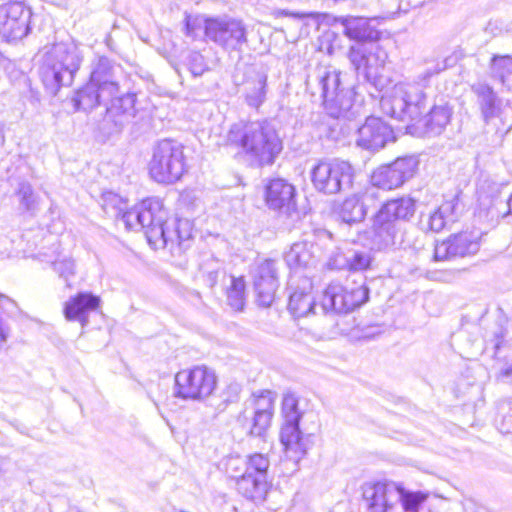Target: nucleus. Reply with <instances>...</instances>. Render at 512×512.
Instances as JSON below:
<instances>
[{
	"instance_id": "6",
	"label": "nucleus",
	"mask_w": 512,
	"mask_h": 512,
	"mask_svg": "<svg viewBox=\"0 0 512 512\" xmlns=\"http://www.w3.org/2000/svg\"><path fill=\"white\" fill-rule=\"evenodd\" d=\"M120 65L101 56L91 63L90 78L80 88L72 101L76 110L90 111L120 92L118 73Z\"/></svg>"
},
{
	"instance_id": "25",
	"label": "nucleus",
	"mask_w": 512,
	"mask_h": 512,
	"mask_svg": "<svg viewBox=\"0 0 512 512\" xmlns=\"http://www.w3.org/2000/svg\"><path fill=\"white\" fill-rule=\"evenodd\" d=\"M461 213V207L457 197L444 201L437 209L426 217L421 216V225L424 229L440 232L449 225L455 223Z\"/></svg>"
},
{
	"instance_id": "16",
	"label": "nucleus",
	"mask_w": 512,
	"mask_h": 512,
	"mask_svg": "<svg viewBox=\"0 0 512 512\" xmlns=\"http://www.w3.org/2000/svg\"><path fill=\"white\" fill-rule=\"evenodd\" d=\"M31 11L22 2L0 5V34L7 41L19 40L29 32Z\"/></svg>"
},
{
	"instance_id": "23",
	"label": "nucleus",
	"mask_w": 512,
	"mask_h": 512,
	"mask_svg": "<svg viewBox=\"0 0 512 512\" xmlns=\"http://www.w3.org/2000/svg\"><path fill=\"white\" fill-rule=\"evenodd\" d=\"M265 199L267 205L274 210L289 214L295 210V188L284 179H272L266 186Z\"/></svg>"
},
{
	"instance_id": "17",
	"label": "nucleus",
	"mask_w": 512,
	"mask_h": 512,
	"mask_svg": "<svg viewBox=\"0 0 512 512\" xmlns=\"http://www.w3.org/2000/svg\"><path fill=\"white\" fill-rule=\"evenodd\" d=\"M136 95L127 93L123 96H112L107 99L106 103L101 105L106 106V113L103 118L104 128L109 130V133H118L129 125L136 116Z\"/></svg>"
},
{
	"instance_id": "46",
	"label": "nucleus",
	"mask_w": 512,
	"mask_h": 512,
	"mask_svg": "<svg viewBox=\"0 0 512 512\" xmlns=\"http://www.w3.org/2000/svg\"><path fill=\"white\" fill-rule=\"evenodd\" d=\"M5 143L4 125L0 122V148Z\"/></svg>"
},
{
	"instance_id": "47",
	"label": "nucleus",
	"mask_w": 512,
	"mask_h": 512,
	"mask_svg": "<svg viewBox=\"0 0 512 512\" xmlns=\"http://www.w3.org/2000/svg\"><path fill=\"white\" fill-rule=\"evenodd\" d=\"M501 375L504 377L512 376V365L502 370Z\"/></svg>"
},
{
	"instance_id": "20",
	"label": "nucleus",
	"mask_w": 512,
	"mask_h": 512,
	"mask_svg": "<svg viewBox=\"0 0 512 512\" xmlns=\"http://www.w3.org/2000/svg\"><path fill=\"white\" fill-rule=\"evenodd\" d=\"M253 284L258 305L270 307L279 286L278 268L274 260L265 259L256 265L253 270Z\"/></svg>"
},
{
	"instance_id": "27",
	"label": "nucleus",
	"mask_w": 512,
	"mask_h": 512,
	"mask_svg": "<svg viewBox=\"0 0 512 512\" xmlns=\"http://www.w3.org/2000/svg\"><path fill=\"white\" fill-rule=\"evenodd\" d=\"M471 91L476 96L478 107L486 123L501 115L502 100L490 85L484 82H476L471 85Z\"/></svg>"
},
{
	"instance_id": "2",
	"label": "nucleus",
	"mask_w": 512,
	"mask_h": 512,
	"mask_svg": "<svg viewBox=\"0 0 512 512\" xmlns=\"http://www.w3.org/2000/svg\"><path fill=\"white\" fill-rule=\"evenodd\" d=\"M129 230H144L148 243L154 248H165L169 243L184 246L192 236L187 219L168 221V213L159 198H148L124 212L121 217Z\"/></svg>"
},
{
	"instance_id": "41",
	"label": "nucleus",
	"mask_w": 512,
	"mask_h": 512,
	"mask_svg": "<svg viewBox=\"0 0 512 512\" xmlns=\"http://www.w3.org/2000/svg\"><path fill=\"white\" fill-rule=\"evenodd\" d=\"M187 66L194 77L202 76L208 70V65L204 56L195 51L189 53L187 57Z\"/></svg>"
},
{
	"instance_id": "7",
	"label": "nucleus",
	"mask_w": 512,
	"mask_h": 512,
	"mask_svg": "<svg viewBox=\"0 0 512 512\" xmlns=\"http://www.w3.org/2000/svg\"><path fill=\"white\" fill-rule=\"evenodd\" d=\"M348 58L357 73H362L365 80L377 90L388 85L389 77L384 74L388 54L378 44L353 45L349 49Z\"/></svg>"
},
{
	"instance_id": "30",
	"label": "nucleus",
	"mask_w": 512,
	"mask_h": 512,
	"mask_svg": "<svg viewBox=\"0 0 512 512\" xmlns=\"http://www.w3.org/2000/svg\"><path fill=\"white\" fill-rule=\"evenodd\" d=\"M199 272L202 280L209 288H214L219 281L226 278L224 262L210 253L201 255Z\"/></svg>"
},
{
	"instance_id": "33",
	"label": "nucleus",
	"mask_w": 512,
	"mask_h": 512,
	"mask_svg": "<svg viewBox=\"0 0 512 512\" xmlns=\"http://www.w3.org/2000/svg\"><path fill=\"white\" fill-rule=\"evenodd\" d=\"M490 75L508 91H512V57L509 55L493 56L490 61Z\"/></svg>"
},
{
	"instance_id": "38",
	"label": "nucleus",
	"mask_w": 512,
	"mask_h": 512,
	"mask_svg": "<svg viewBox=\"0 0 512 512\" xmlns=\"http://www.w3.org/2000/svg\"><path fill=\"white\" fill-rule=\"evenodd\" d=\"M349 271H364L372 263V256L369 251L348 249Z\"/></svg>"
},
{
	"instance_id": "36",
	"label": "nucleus",
	"mask_w": 512,
	"mask_h": 512,
	"mask_svg": "<svg viewBox=\"0 0 512 512\" xmlns=\"http://www.w3.org/2000/svg\"><path fill=\"white\" fill-rule=\"evenodd\" d=\"M245 281L242 277L230 278V285L226 291L227 304L234 311H242L245 305Z\"/></svg>"
},
{
	"instance_id": "10",
	"label": "nucleus",
	"mask_w": 512,
	"mask_h": 512,
	"mask_svg": "<svg viewBox=\"0 0 512 512\" xmlns=\"http://www.w3.org/2000/svg\"><path fill=\"white\" fill-rule=\"evenodd\" d=\"M354 176L352 165L338 159L319 162L311 171V180L315 189L328 195L350 190Z\"/></svg>"
},
{
	"instance_id": "9",
	"label": "nucleus",
	"mask_w": 512,
	"mask_h": 512,
	"mask_svg": "<svg viewBox=\"0 0 512 512\" xmlns=\"http://www.w3.org/2000/svg\"><path fill=\"white\" fill-rule=\"evenodd\" d=\"M184 170L182 145L170 139L159 141L149 163L151 177L158 183H173L181 178Z\"/></svg>"
},
{
	"instance_id": "40",
	"label": "nucleus",
	"mask_w": 512,
	"mask_h": 512,
	"mask_svg": "<svg viewBox=\"0 0 512 512\" xmlns=\"http://www.w3.org/2000/svg\"><path fill=\"white\" fill-rule=\"evenodd\" d=\"M54 271L62 278L67 286H70L69 280L76 273L75 262L71 257H63L61 259H56L51 262Z\"/></svg>"
},
{
	"instance_id": "32",
	"label": "nucleus",
	"mask_w": 512,
	"mask_h": 512,
	"mask_svg": "<svg viewBox=\"0 0 512 512\" xmlns=\"http://www.w3.org/2000/svg\"><path fill=\"white\" fill-rule=\"evenodd\" d=\"M18 203V210L22 214L34 216L39 209L40 197L35 193L32 184L26 180H21L13 192Z\"/></svg>"
},
{
	"instance_id": "22",
	"label": "nucleus",
	"mask_w": 512,
	"mask_h": 512,
	"mask_svg": "<svg viewBox=\"0 0 512 512\" xmlns=\"http://www.w3.org/2000/svg\"><path fill=\"white\" fill-rule=\"evenodd\" d=\"M274 395L271 391L263 392L256 400L254 411L251 416L246 412L240 417L245 420L243 426L251 436L261 437L269 428L274 410Z\"/></svg>"
},
{
	"instance_id": "44",
	"label": "nucleus",
	"mask_w": 512,
	"mask_h": 512,
	"mask_svg": "<svg viewBox=\"0 0 512 512\" xmlns=\"http://www.w3.org/2000/svg\"><path fill=\"white\" fill-rule=\"evenodd\" d=\"M10 333V327L4 321V319L0 316V343H4L7 341Z\"/></svg>"
},
{
	"instance_id": "18",
	"label": "nucleus",
	"mask_w": 512,
	"mask_h": 512,
	"mask_svg": "<svg viewBox=\"0 0 512 512\" xmlns=\"http://www.w3.org/2000/svg\"><path fill=\"white\" fill-rule=\"evenodd\" d=\"M363 498L369 512H400L401 494L394 482L368 483L363 486Z\"/></svg>"
},
{
	"instance_id": "50",
	"label": "nucleus",
	"mask_w": 512,
	"mask_h": 512,
	"mask_svg": "<svg viewBox=\"0 0 512 512\" xmlns=\"http://www.w3.org/2000/svg\"><path fill=\"white\" fill-rule=\"evenodd\" d=\"M2 476V471L0 470V477Z\"/></svg>"
},
{
	"instance_id": "39",
	"label": "nucleus",
	"mask_w": 512,
	"mask_h": 512,
	"mask_svg": "<svg viewBox=\"0 0 512 512\" xmlns=\"http://www.w3.org/2000/svg\"><path fill=\"white\" fill-rule=\"evenodd\" d=\"M282 415L284 421H300L302 414L298 409V398L295 394L290 392L284 394L282 400Z\"/></svg>"
},
{
	"instance_id": "19",
	"label": "nucleus",
	"mask_w": 512,
	"mask_h": 512,
	"mask_svg": "<svg viewBox=\"0 0 512 512\" xmlns=\"http://www.w3.org/2000/svg\"><path fill=\"white\" fill-rule=\"evenodd\" d=\"M480 233L464 231L451 235L447 240L435 245V261L451 260L476 254L480 248Z\"/></svg>"
},
{
	"instance_id": "8",
	"label": "nucleus",
	"mask_w": 512,
	"mask_h": 512,
	"mask_svg": "<svg viewBox=\"0 0 512 512\" xmlns=\"http://www.w3.org/2000/svg\"><path fill=\"white\" fill-rule=\"evenodd\" d=\"M316 81L326 112L333 118L348 117L355 93L353 88L343 87L341 73L335 69L321 68Z\"/></svg>"
},
{
	"instance_id": "45",
	"label": "nucleus",
	"mask_w": 512,
	"mask_h": 512,
	"mask_svg": "<svg viewBox=\"0 0 512 512\" xmlns=\"http://www.w3.org/2000/svg\"><path fill=\"white\" fill-rule=\"evenodd\" d=\"M1 309H5V303L18 308L16 302L4 294H0Z\"/></svg>"
},
{
	"instance_id": "43",
	"label": "nucleus",
	"mask_w": 512,
	"mask_h": 512,
	"mask_svg": "<svg viewBox=\"0 0 512 512\" xmlns=\"http://www.w3.org/2000/svg\"><path fill=\"white\" fill-rule=\"evenodd\" d=\"M277 15L291 16L298 19L309 18L314 20L318 25L322 23L326 18H328V14L319 13V12H309V13H289L288 11L281 10L277 12Z\"/></svg>"
},
{
	"instance_id": "21",
	"label": "nucleus",
	"mask_w": 512,
	"mask_h": 512,
	"mask_svg": "<svg viewBox=\"0 0 512 512\" xmlns=\"http://www.w3.org/2000/svg\"><path fill=\"white\" fill-rule=\"evenodd\" d=\"M394 139L393 130L388 124L381 118L370 116L358 129L357 145L367 150L378 151Z\"/></svg>"
},
{
	"instance_id": "26",
	"label": "nucleus",
	"mask_w": 512,
	"mask_h": 512,
	"mask_svg": "<svg viewBox=\"0 0 512 512\" xmlns=\"http://www.w3.org/2000/svg\"><path fill=\"white\" fill-rule=\"evenodd\" d=\"M99 303V297L88 292H80L65 303V318L69 321H79L82 327H85L89 322V312L96 310Z\"/></svg>"
},
{
	"instance_id": "14",
	"label": "nucleus",
	"mask_w": 512,
	"mask_h": 512,
	"mask_svg": "<svg viewBox=\"0 0 512 512\" xmlns=\"http://www.w3.org/2000/svg\"><path fill=\"white\" fill-rule=\"evenodd\" d=\"M369 290L365 284L350 289L339 283H331L324 290L321 308L325 313H349L368 301Z\"/></svg>"
},
{
	"instance_id": "15",
	"label": "nucleus",
	"mask_w": 512,
	"mask_h": 512,
	"mask_svg": "<svg viewBox=\"0 0 512 512\" xmlns=\"http://www.w3.org/2000/svg\"><path fill=\"white\" fill-rule=\"evenodd\" d=\"M417 166L418 161L414 157L398 158L377 168L371 175V183L384 190L396 189L414 176Z\"/></svg>"
},
{
	"instance_id": "37",
	"label": "nucleus",
	"mask_w": 512,
	"mask_h": 512,
	"mask_svg": "<svg viewBox=\"0 0 512 512\" xmlns=\"http://www.w3.org/2000/svg\"><path fill=\"white\" fill-rule=\"evenodd\" d=\"M399 493L401 494L399 502L400 512H418L419 507L427 498V496L422 492L406 491L400 485Z\"/></svg>"
},
{
	"instance_id": "11",
	"label": "nucleus",
	"mask_w": 512,
	"mask_h": 512,
	"mask_svg": "<svg viewBox=\"0 0 512 512\" xmlns=\"http://www.w3.org/2000/svg\"><path fill=\"white\" fill-rule=\"evenodd\" d=\"M217 387L214 370L200 365L175 375V396L186 400H205Z\"/></svg>"
},
{
	"instance_id": "29",
	"label": "nucleus",
	"mask_w": 512,
	"mask_h": 512,
	"mask_svg": "<svg viewBox=\"0 0 512 512\" xmlns=\"http://www.w3.org/2000/svg\"><path fill=\"white\" fill-rule=\"evenodd\" d=\"M267 79L264 71L253 69L247 74L243 93L248 106L258 109L266 101Z\"/></svg>"
},
{
	"instance_id": "48",
	"label": "nucleus",
	"mask_w": 512,
	"mask_h": 512,
	"mask_svg": "<svg viewBox=\"0 0 512 512\" xmlns=\"http://www.w3.org/2000/svg\"><path fill=\"white\" fill-rule=\"evenodd\" d=\"M185 27H186V34L188 36H191L192 35V26H191L189 19H187Z\"/></svg>"
},
{
	"instance_id": "42",
	"label": "nucleus",
	"mask_w": 512,
	"mask_h": 512,
	"mask_svg": "<svg viewBox=\"0 0 512 512\" xmlns=\"http://www.w3.org/2000/svg\"><path fill=\"white\" fill-rule=\"evenodd\" d=\"M328 266L331 269H349V260H348V249L342 251L340 249L336 250L331 254L328 260Z\"/></svg>"
},
{
	"instance_id": "5",
	"label": "nucleus",
	"mask_w": 512,
	"mask_h": 512,
	"mask_svg": "<svg viewBox=\"0 0 512 512\" xmlns=\"http://www.w3.org/2000/svg\"><path fill=\"white\" fill-rule=\"evenodd\" d=\"M83 61L81 50L73 41H62L46 47L39 76L46 91L56 96L61 87L70 86Z\"/></svg>"
},
{
	"instance_id": "12",
	"label": "nucleus",
	"mask_w": 512,
	"mask_h": 512,
	"mask_svg": "<svg viewBox=\"0 0 512 512\" xmlns=\"http://www.w3.org/2000/svg\"><path fill=\"white\" fill-rule=\"evenodd\" d=\"M204 31L209 40L231 51H240L248 41L245 23L227 15L205 19Z\"/></svg>"
},
{
	"instance_id": "34",
	"label": "nucleus",
	"mask_w": 512,
	"mask_h": 512,
	"mask_svg": "<svg viewBox=\"0 0 512 512\" xmlns=\"http://www.w3.org/2000/svg\"><path fill=\"white\" fill-rule=\"evenodd\" d=\"M366 214V206L357 195L346 198L339 209V217L347 224L363 221Z\"/></svg>"
},
{
	"instance_id": "31",
	"label": "nucleus",
	"mask_w": 512,
	"mask_h": 512,
	"mask_svg": "<svg viewBox=\"0 0 512 512\" xmlns=\"http://www.w3.org/2000/svg\"><path fill=\"white\" fill-rule=\"evenodd\" d=\"M280 441L285 450L294 453L295 457H300L307 452L308 446L299 429V421H284L280 431Z\"/></svg>"
},
{
	"instance_id": "35",
	"label": "nucleus",
	"mask_w": 512,
	"mask_h": 512,
	"mask_svg": "<svg viewBox=\"0 0 512 512\" xmlns=\"http://www.w3.org/2000/svg\"><path fill=\"white\" fill-rule=\"evenodd\" d=\"M313 258L307 242L294 243L284 255V260L291 269L307 267L313 263Z\"/></svg>"
},
{
	"instance_id": "3",
	"label": "nucleus",
	"mask_w": 512,
	"mask_h": 512,
	"mask_svg": "<svg viewBox=\"0 0 512 512\" xmlns=\"http://www.w3.org/2000/svg\"><path fill=\"white\" fill-rule=\"evenodd\" d=\"M416 211V201L409 196L389 199L370 219L366 231L372 248L377 250L404 247L403 222L409 221Z\"/></svg>"
},
{
	"instance_id": "49",
	"label": "nucleus",
	"mask_w": 512,
	"mask_h": 512,
	"mask_svg": "<svg viewBox=\"0 0 512 512\" xmlns=\"http://www.w3.org/2000/svg\"><path fill=\"white\" fill-rule=\"evenodd\" d=\"M507 207H508V214L512 215V192L509 198L507 199Z\"/></svg>"
},
{
	"instance_id": "28",
	"label": "nucleus",
	"mask_w": 512,
	"mask_h": 512,
	"mask_svg": "<svg viewBox=\"0 0 512 512\" xmlns=\"http://www.w3.org/2000/svg\"><path fill=\"white\" fill-rule=\"evenodd\" d=\"M289 296L288 310L294 317H305L313 312L315 307L314 297L311 294L312 283L309 279L304 278L300 286L293 288Z\"/></svg>"
},
{
	"instance_id": "4",
	"label": "nucleus",
	"mask_w": 512,
	"mask_h": 512,
	"mask_svg": "<svg viewBox=\"0 0 512 512\" xmlns=\"http://www.w3.org/2000/svg\"><path fill=\"white\" fill-rule=\"evenodd\" d=\"M227 141L240 148L246 159L256 166L272 165L282 151V140L269 121L233 124Z\"/></svg>"
},
{
	"instance_id": "24",
	"label": "nucleus",
	"mask_w": 512,
	"mask_h": 512,
	"mask_svg": "<svg viewBox=\"0 0 512 512\" xmlns=\"http://www.w3.org/2000/svg\"><path fill=\"white\" fill-rule=\"evenodd\" d=\"M334 22L343 27V33L356 41H370L374 43L379 39L380 32L376 29L375 19L355 16L335 17Z\"/></svg>"
},
{
	"instance_id": "13",
	"label": "nucleus",
	"mask_w": 512,
	"mask_h": 512,
	"mask_svg": "<svg viewBox=\"0 0 512 512\" xmlns=\"http://www.w3.org/2000/svg\"><path fill=\"white\" fill-rule=\"evenodd\" d=\"M270 461L265 454L254 453L247 457L245 472L238 480L243 495L253 501H263L269 490L268 469Z\"/></svg>"
},
{
	"instance_id": "1",
	"label": "nucleus",
	"mask_w": 512,
	"mask_h": 512,
	"mask_svg": "<svg viewBox=\"0 0 512 512\" xmlns=\"http://www.w3.org/2000/svg\"><path fill=\"white\" fill-rule=\"evenodd\" d=\"M445 61H437L419 74L416 81H405L394 85L390 94L383 96L380 106L384 114L402 122H422L424 133L429 136L440 135L449 124L452 116V107L448 102L441 100L434 104L430 111H426L427 96L425 88L429 79L445 70Z\"/></svg>"
}]
</instances>
